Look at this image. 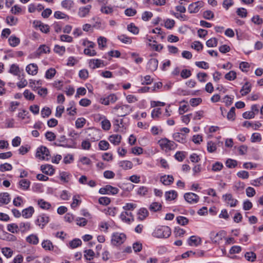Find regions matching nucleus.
Masks as SVG:
<instances>
[{
    "label": "nucleus",
    "mask_w": 263,
    "mask_h": 263,
    "mask_svg": "<svg viewBox=\"0 0 263 263\" xmlns=\"http://www.w3.org/2000/svg\"><path fill=\"white\" fill-rule=\"evenodd\" d=\"M76 144L73 139H67L64 135L61 136L54 142L55 146L65 148H76Z\"/></svg>",
    "instance_id": "obj_1"
},
{
    "label": "nucleus",
    "mask_w": 263,
    "mask_h": 263,
    "mask_svg": "<svg viewBox=\"0 0 263 263\" xmlns=\"http://www.w3.org/2000/svg\"><path fill=\"white\" fill-rule=\"evenodd\" d=\"M113 110L118 117H125L129 115L132 111V107L127 104H123L121 103H118L114 108Z\"/></svg>",
    "instance_id": "obj_2"
},
{
    "label": "nucleus",
    "mask_w": 263,
    "mask_h": 263,
    "mask_svg": "<svg viewBox=\"0 0 263 263\" xmlns=\"http://www.w3.org/2000/svg\"><path fill=\"white\" fill-rule=\"evenodd\" d=\"M171 234V230L167 226H159L157 227L152 235L156 238H168Z\"/></svg>",
    "instance_id": "obj_3"
},
{
    "label": "nucleus",
    "mask_w": 263,
    "mask_h": 263,
    "mask_svg": "<svg viewBox=\"0 0 263 263\" xmlns=\"http://www.w3.org/2000/svg\"><path fill=\"white\" fill-rule=\"evenodd\" d=\"M158 143L161 149L167 151H171L175 149L177 145L173 141L164 138L158 141Z\"/></svg>",
    "instance_id": "obj_4"
},
{
    "label": "nucleus",
    "mask_w": 263,
    "mask_h": 263,
    "mask_svg": "<svg viewBox=\"0 0 263 263\" xmlns=\"http://www.w3.org/2000/svg\"><path fill=\"white\" fill-rule=\"evenodd\" d=\"M126 238V235L124 233H114L111 236V243L114 246L121 245L124 243Z\"/></svg>",
    "instance_id": "obj_5"
},
{
    "label": "nucleus",
    "mask_w": 263,
    "mask_h": 263,
    "mask_svg": "<svg viewBox=\"0 0 263 263\" xmlns=\"http://www.w3.org/2000/svg\"><path fill=\"white\" fill-rule=\"evenodd\" d=\"M49 149L44 146H41L37 148L36 157L42 160H48L50 158Z\"/></svg>",
    "instance_id": "obj_6"
},
{
    "label": "nucleus",
    "mask_w": 263,
    "mask_h": 263,
    "mask_svg": "<svg viewBox=\"0 0 263 263\" xmlns=\"http://www.w3.org/2000/svg\"><path fill=\"white\" fill-rule=\"evenodd\" d=\"M226 235V233L224 231L222 230L218 232L212 231L210 234V238L213 243L219 244Z\"/></svg>",
    "instance_id": "obj_7"
},
{
    "label": "nucleus",
    "mask_w": 263,
    "mask_h": 263,
    "mask_svg": "<svg viewBox=\"0 0 263 263\" xmlns=\"http://www.w3.org/2000/svg\"><path fill=\"white\" fill-rule=\"evenodd\" d=\"M119 192V190L110 185H106L100 189L99 193L101 194H108L115 195L117 194Z\"/></svg>",
    "instance_id": "obj_8"
},
{
    "label": "nucleus",
    "mask_w": 263,
    "mask_h": 263,
    "mask_svg": "<svg viewBox=\"0 0 263 263\" xmlns=\"http://www.w3.org/2000/svg\"><path fill=\"white\" fill-rule=\"evenodd\" d=\"M49 221V217L46 214H42L37 216L35 223L36 225L41 227V229H43Z\"/></svg>",
    "instance_id": "obj_9"
},
{
    "label": "nucleus",
    "mask_w": 263,
    "mask_h": 263,
    "mask_svg": "<svg viewBox=\"0 0 263 263\" xmlns=\"http://www.w3.org/2000/svg\"><path fill=\"white\" fill-rule=\"evenodd\" d=\"M184 198L190 204L197 203L199 200V197L197 194L192 192L185 193Z\"/></svg>",
    "instance_id": "obj_10"
},
{
    "label": "nucleus",
    "mask_w": 263,
    "mask_h": 263,
    "mask_svg": "<svg viewBox=\"0 0 263 263\" xmlns=\"http://www.w3.org/2000/svg\"><path fill=\"white\" fill-rule=\"evenodd\" d=\"M118 100V97L115 93H110L107 96H105L100 99L101 104L108 105L110 103H114Z\"/></svg>",
    "instance_id": "obj_11"
},
{
    "label": "nucleus",
    "mask_w": 263,
    "mask_h": 263,
    "mask_svg": "<svg viewBox=\"0 0 263 263\" xmlns=\"http://www.w3.org/2000/svg\"><path fill=\"white\" fill-rule=\"evenodd\" d=\"M91 5H87L86 6L81 7L79 8L78 14L80 17H85L87 16L91 9Z\"/></svg>",
    "instance_id": "obj_12"
},
{
    "label": "nucleus",
    "mask_w": 263,
    "mask_h": 263,
    "mask_svg": "<svg viewBox=\"0 0 263 263\" xmlns=\"http://www.w3.org/2000/svg\"><path fill=\"white\" fill-rule=\"evenodd\" d=\"M222 198L227 202L231 207H234L237 205V200L234 199L232 194H227L222 196Z\"/></svg>",
    "instance_id": "obj_13"
},
{
    "label": "nucleus",
    "mask_w": 263,
    "mask_h": 263,
    "mask_svg": "<svg viewBox=\"0 0 263 263\" xmlns=\"http://www.w3.org/2000/svg\"><path fill=\"white\" fill-rule=\"evenodd\" d=\"M158 65V61L155 58L151 59L147 64V68L151 71H154L157 70Z\"/></svg>",
    "instance_id": "obj_14"
},
{
    "label": "nucleus",
    "mask_w": 263,
    "mask_h": 263,
    "mask_svg": "<svg viewBox=\"0 0 263 263\" xmlns=\"http://www.w3.org/2000/svg\"><path fill=\"white\" fill-rule=\"evenodd\" d=\"M33 24L35 27H38L42 32L47 33L49 31V26L48 25L44 24L41 21H35Z\"/></svg>",
    "instance_id": "obj_15"
},
{
    "label": "nucleus",
    "mask_w": 263,
    "mask_h": 263,
    "mask_svg": "<svg viewBox=\"0 0 263 263\" xmlns=\"http://www.w3.org/2000/svg\"><path fill=\"white\" fill-rule=\"evenodd\" d=\"M42 172L47 175L52 176L54 173L53 166L50 164L42 165L41 166Z\"/></svg>",
    "instance_id": "obj_16"
},
{
    "label": "nucleus",
    "mask_w": 263,
    "mask_h": 263,
    "mask_svg": "<svg viewBox=\"0 0 263 263\" xmlns=\"http://www.w3.org/2000/svg\"><path fill=\"white\" fill-rule=\"evenodd\" d=\"M98 140V138L95 137H91L90 139V141L88 139L84 140L82 142L81 147L83 149L89 150L91 147L90 141L95 142Z\"/></svg>",
    "instance_id": "obj_17"
},
{
    "label": "nucleus",
    "mask_w": 263,
    "mask_h": 263,
    "mask_svg": "<svg viewBox=\"0 0 263 263\" xmlns=\"http://www.w3.org/2000/svg\"><path fill=\"white\" fill-rule=\"evenodd\" d=\"M34 212V210L33 206H30L27 208L23 210L22 212V215L25 218H29L32 217Z\"/></svg>",
    "instance_id": "obj_18"
},
{
    "label": "nucleus",
    "mask_w": 263,
    "mask_h": 263,
    "mask_svg": "<svg viewBox=\"0 0 263 263\" xmlns=\"http://www.w3.org/2000/svg\"><path fill=\"white\" fill-rule=\"evenodd\" d=\"M174 179L172 175H164L160 178V181L165 185H169L173 183Z\"/></svg>",
    "instance_id": "obj_19"
},
{
    "label": "nucleus",
    "mask_w": 263,
    "mask_h": 263,
    "mask_svg": "<svg viewBox=\"0 0 263 263\" xmlns=\"http://www.w3.org/2000/svg\"><path fill=\"white\" fill-rule=\"evenodd\" d=\"M38 67L36 64L32 63L27 66L26 68V71L29 74L35 75L37 72Z\"/></svg>",
    "instance_id": "obj_20"
},
{
    "label": "nucleus",
    "mask_w": 263,
    "mask_h": 263,
    "mask_svg": "<svg viewBox=\"0 0 263 263\" xmlns=\"http://www.w3.org/2000/svg\"><path fill=\"white\" fill-rule=\"evenodd\" d=\"M165 198L167 201H172L175 199L178 196V193L175 190H171L165 193Z\"/></svg>",
    "instance_id": "obj_21"
},
{
    "label": "nucleus",
    "mask_w": 263,
    "mask_h": 263,
    "mask_svg": "<svg viewBox=\"0 0 263 263\" xmlns=\"http://www.w3.org/2000/svg\"><path fill=\"white\" fill-rule=\"evenodd\" d=\"M11 200L10 194L8 193L4 192L0 193V203L7 204Z\"/></svg>",
    "instance_id": "obj_22"
},
{
    "label": "nucleus",
    "mask_w": 263,
    "mask_h": 263,
    "mask_svg": "<svg viewBox=\"0 0 263 263\" xmlns=\"http://www.w3.org/2000/svg\"><path fill=\"white\" fill-rule=\"evenodd\" d=\"M26 241L31 245H36L39 242V239L36 234H32L26 238Z\"/></svg>",
    "instance_id": "obj_23"
},
{
    "label": "nucleus",
    "mask_w": 263,
    "mask_h": 263,
    "mask_svg": "<svg viewBox=\"0 0 263 263\" xmlns=\"http://www.w3.org/2000/svg\"><path fill=\"white\" fill-rule=\"evenodd\" d=\"M41 245L42 248L46 251H53L54 248L52 242L48 239L44 240Z\"/></svg>",
    "instance_id": "obj_24"
},
{
    "label": "nucleus",
    "mask_w": 263,
    "mask_h": 263,
    "mask_svg": "<svg viewBox=\"0 0 263 263\" xmlns=\"http://www.w3.org/2000/svg\"><path fill=\"white\" fill-rule=\"evenodd\" d=\"M8 42L11 47H15L20 43V39L14 35H11L8 39Z\"/></svg>",
    "instance_id": "obj_25"
},
{
    "label": "nucleus",
    "mask_w": 263,
    "mask_h": 263,
    "mask_svg": "<svg viewBox=\"0 0 263 263\" xmlns=\"http://www.w3.org/2000/svg\"><path fill=\"white\" fill-rule=\"evenodd\" d=\"M122 137L119 135H112L108 138V140L115 145H119L121 142Z\"/></svg>",
    "instance_id": "obj_26"
},
{
    "label": "nucleus",
    "mask_w": 263,
    "mask_h": 263,
    "mask_svg": "<svg viewBox=\"0 0 263 263\" xmlns=\"http://www.w3.org/2000/svg\"><path fill=\"white\" fill-rule=\"evenodd\" d=\"M118 164L120 167L125 170L131 169L133 166V163L128 160L120 161L119 162Z\"/></svg>",
    "instance_id": "obj_27"
},
{
    "label": "nucleus",
    "mask_w": 263,
    "mask_h": 263,
    "mask_svg": "<svg viewBox=\"0 0 263 263\" xmlns=\"http://www.w3.org/2000/svg\"><path fill=\"white\" fill-rule=\"evenodd\" d=\"M251 85L249 82H247L242 87L240 92L242 96H246L251 90Z\"/></svg>",
    "instance_id": "obj_28"
},
{
    "label": "nucleus",
    "mask_w": 263,
    "mask_h": 263,
    "mask_svg": "<svg viewBox=\"0 0 263 263\" xmlns=\"http://www.w3.org/2000/svg\"><path fill=\"white\" fill-rule=\"evenodd\" d=\"M200 241V238L196 236H192L187 239V243L190 246H198Z\"/></svg>",
    "instance_id": "obj_29"
},
{
    "label": "nucleus",
    "mask_w": 263,
    "mask_h": 263,
    "mask_svg": "<svg viewBox=\"0 0 263 263\" xmlns=\"http://www.w3.org/2000/svg\"><path fill=\"white\" fill-rule=\"evenodd\" d=\"M37 204L43 210H49L51 208V204L42 199L38 200Z\"/></svg>",
    "instance_id": "obj_30"
},
{
    "label": "nucleus",
    "mask_w": 263,
    "mask_h": 263,
    "mask_svg": "<svg viewBox=\"0 0 263 263\" xmlns=\"http://www.w3.org/2000/svg\"><path fill=\"white\" fill-rule=\"evenodd\" d=\"M173 139L180 143H183L185 142V135L180 133H175L173 135Z\"/></svg>",
    "instance_id": "obj_31"
},
{
    "label": "nucleus",
    "mask_w": 263,
    "mask_h": 263,
    "mask_svg": "<svg viewBox=\"0 0 263 263\" xmlns=\"http://www.w3.org/2000/svg\"><path fill=\"white\" fill-rule=\"evenodd\" d=\"M9 72L16 76H20V69L18 66L15 64H13L10 66Z\"/></svg>",
    "instance_id": "obj_32"
},
{
    "label": "nucleus",
    "mask_w": 263,
    "mask_h": 263,
    "mask_svg": "<svg viewBox=\"0 0 263 263\" xmlns=\"http://www.w3.org/2000/svg\"><path fill=\"white\" fill-rule=\"evenodd\" d=\"M30 181L27 179H22L19 181L18 185L21 189L26 191L29 189L30 185Z\"/></svg>",
    "instance_id": "obj_33"
},
{
    "label": "nucleus",
    "mask_w": 263,
    "mask_h": 263,
    "mask_svg": "<svg viewBox=\"0 0 263 263\" xmlns=\"http://www.w3.org/2000/svg\"><path fill=\"white\" fill-rule=\"evenodd\" d=\"M19 231L20 230L22 232L24 233L30 230L31 223L29 222H21L19 224Z\"/></svg>",
    "instance_id": "obj_34"
},
{
    "label": "nucleus",
    "mask_w": 263,
    "mask_h": 263,
    "mask_svg": "<svg viewBox=\"0 0 263 263\" xmlns=\"http://www.w3.org/2000/svg\"><path fill=\"white\" fill-rule=\"evenodd\" d=\"M103 64V61L100 59H91L90 60V66L93 69L100 67L101 65Z\"/></svg>",
    "instance_id": "obj_35"
},
{
    "label": "nucleus",
    "mask_w": 263,
    "mask_h": 263,
    "mask_svg": "<svg viewBox=\"0 0 263 263\" xmlns=\"http://www.w3.org/2000/svg\"><path fill=\"white\" fill-rule=\"evenodd\" d=\"M71 177L70 174L67 172H62L60 174V180L64 183H67Z\"/></svg>",
    "instance_id": "obj_36"
},
{
    "label": "nucleus",
    "mask_w": 263,
    "mask_h": 263,
    "mask_svg": "<svg viewBox=\"0 0 263 263\" xmlns=\"http://www.w3.org/2000/svg\"><path fill=\"white\" fill-rule=\"evenodd\" d=\"M73 5L74 2L72 0H64L61 2L62 7L67 10H70Z\"/></svg>",
    "instance_id": "obj_37"
},
{
    "label": "nucleus",
    "mask_w": 263,
    "mask_h": 263,
    "mask_svg": "<svg viewBox=\"0 0 263 263\" xmlns=\"http://www.w3.org/2000/svg\"><path fill=\"white\" fill-rule=\"evenodd\" d=\"M50 51V48L49 47L45 45H41L37 49L36 52L37 54L39 55H41L42 53H49Z\"/></svg>",
    "instance_id": "obj_38"
},
{
    "label": "nucleus",
    "mask_w": 263,
    "mask_h": 263,
    "mask_svg": "<svg viewBox=\"0 0 263 263\" xmlns=\"http://www.w3.org/2000/svg\"><path fill=\"white\" fill-rule=\"evenodd\" d=\"M118 39L123 43L130 44L132 42V38L125 34L118 35Z\"/></svg>",
    "instance_id": "obj_39"
},
{
    "label": "nucleus",
    "mask_w": 263,
    "mask_h": 263,
    "mask_svg": "<svg viewBox=\"0 0 263 263\" xmlns=\"http://www.w3.org/2000/svg\"><path fill=\"white\" fill-rule=\"evenodd\" d=\"M186 152L183 151H178L175 154V158L179 162H182L185 158Z\"/></svg>",
    "instance_id": "obj_40"
},
{
    "label": "nucleus",
    "mask_w": 263,
    "mask_h": 263,
    "mask_svg": "<svg viewBox=\"0 0 263 263\" xmlns=\"http://www.w3.org/2000/svg\"><path fill=\"white\" fill-rule=\"evenodd\" d=\"M127 29L134 34H137L139 31V28L132 23L127 25Z\"/></svg>",
    "instance_id": "obj_41"
},
{
    "label": "nucleus",
    "mask_w": 263,
    "mask_h": 263,
    "mask_svg": "<svg viewBox=\"0 0 263 263\" xmlns=\"http://www.w3.org/2000/svg\"><path fill=\"white\" fill-rule=\"evenodd\" d=\"M7 230L12 233H17L19 231L18 226L16 223H10L7 225Z\"/></svg>",
    "instance_id": "obj_42"
},
{
    "label": "nucleus",
    "mask_w": 263,
    "mask_h": 263,
    "mask_svg": "<svg viewBox=\"0 0 263 263\" xmlns=\"http://www.w3.org/2000/svg\"><path fill=\"white\" fill-rule=\"evenodd\" d=\"M118 211V209L116 207H109L107 209H105L104 212L106 215L111 216H115Z\"/></svg>",
    "instance_id": "obj_43"
},
{
    "label": "nucleus",
    "mask_w": 263,
    "mask_h": 263,
    "mask_svg": "<svg viewBox=\"0 0 263 263\" xmlns=\"http://www.w3.org/2000/svg\"><path fill=\"white\" fill-rule=\"evenodd\" d=\"M236 72L231 70L225 74L224 78L229 81H233L236 78Z\"/></svg>",
    "instance_id": "obj_44"
},
{
    "label": "nucleus",
    "mask_w": 263,
    "mask_h": 263,
    "mask_svg": "<svg viewBox=\"0 0 263 263\" xmlns=\"http://www.w3.org/2000/svg\"><path fill=\"white\" fill-rule=\"evenodd\" d=\"M54 51L59 54L60 55H63L65 52V47L64 46H61L58 45H55L53 49Z\"/></svg>",
    "instance_id": "obj_45"
},
{
    "label": "nucleus",
    "mask_w": 263,
    "mask_h": 263,
    "mask_svg": "<svg viewBox=\"0 0 263 263\" xmlns=\"http://www.w3.org/2000/svg\"><path fill=\"white\" fill-rule=\"evenodd\" d=\"M148 192V188L145 186H140L137 191V194L140 196H145Z\"/></svg>",
    "instance_id": "obj_46"
},
{
    "label": "nucleus",
    "mask_w": 263,
    "mask_h": 263,
    "mask_svg": "<svg viewBox=\"0 0 263 263\" xmlns=\"http://www.w3.org/2000/svg\"><path fill=\"white\" fill-rule=\"evenodd\" d=\"M82 244L81 239L79 238H75L69 242V246L72 249L76 248Z\"/></svg>",
    "instance_id": "obj_47"
},
{
    "label": "nucleus",
    "mask_w": 263,
    "mask_h": 263,
    "mask_svg": "<svg viewBox=\"0 0 263 263\" xmlns=\"http://www.w3.org/2000/svg\"><path fill=\"white\" fill-rule=\"evenodd\" d=\"M99 147L100 150L106 151L109 148V144L105 140H101L99 143Z\"/></svg>",
    "instance_id": "obj_48"
},
{
    "label": "nucleus",
    "mask_w": 263,
    "mask_h": 263,
    "mask_svg": "<svg viewBox=\"0 0 263 263\" xmlns=\"http://www.w3.org/2000/svg\"><path fill=\"white\" fill-rule=\"evenodd\" d=\"M261 135L258 133H253L251 137V141L252 143L259 142L261 141Z\"/></svg>",
    "instance_id": "obj_49"
},
{
    "label": "nucleus",
    "mask_w": 263,
    "mask_h": 263,
    "mask_svg": "<svg viewBox=\"0 0 263 263\" xmlns=\"http://www.w3.org/2000/svg\"><path fill=\"white\" fill-rule=\"evenodd\" d=\"M56 70L54 68H49L45 73V78L47 79H52L55 74Z\"/></svg>",
    "instance_id": "obj_50"
},
{
    "label": "nucleus",
    "mask_w": 263,
    "mask_h": 263,
    "mask_svg": "<svg viewBox=\"0 0 263 263\" xmlns=\"http://www.w3.org/2000/svg\"><path fill=\"white\" fill-rule=\"evenodd\" d=\"M217 44L218 40L215 37L211 38L206 42V45L208 47H215L217 46Z\"/></svg>",
    "instance_id": "obj_51"
},
{
    "label": "nucleus",
    "mask_w": 263,
    "mask_h": 263,
    "mask_svg": "<svg viewBox=\"0 0 263 263\" xmlns=\"http://www.w3.org/2000/svg\"><path fill=\"white\" fill-rule=\"evenodd\" d=\"M161 204L158 202H153L149 206V210L153 212H157L161 210Z\"/></svg>",
    "instance_id": "obj_52"
},
{
    "label": "nucleus",
    "mask_w": 263,
    "mask_h": 263,
    "mask_svg": "<svg viewBox=\"0 0 263 263\" xmlns=\"http://www.w3.org/2000/svg\"><path fill=\"white\" fill-rule=\"evenodd\" d=\"M236 14L242 18H245L247 16V10L244 8H239L236 10Z\"/></svg>",
    "instance_id": "obj_53"
},
{
    "label": "nucleus",
    "mask_w": 263,
    "mask_h": 263,
    "mask_svg": "<svg viewBox=\"0 0 263 263\" xmlns=\"http://www.w3.org/2000/svg\"><path fill=\"white\" fill-rule=\"evenodd\" d=\"M6 22L10 26H14L16 24L17 18L13 16H8L6 17Z\"/></svg>",
    "instance_id": "obj_54"
},
{
    "label": "nucleus",
    "mask_w": 263,
    "mask_h": 263,
    "mask_svg": "<svg viewBox=\"0 0 263 263\" xmlns=\"http://www.w3.org/2000/svg\"><path fill=\"white\" fill-rule=\"evenodd\" d=\"M138 214L139 215V219L140 220H143L146 216H148V212L146 209L141 208L139 210Z\"/></svg>",
    "instance_id": "obj_55"
},
{
    "label": "nucleus",
    "mask_w": 263,
    "mask_h": 263,
    "mask_svg": "<svg viewBox=\"0 0 263 263\" xmlns=\"http://www.w3.org/2000/svg\"><path fill=\"white\" fill-rule=\"evenodd\" d=\"M251 184L255 186H259L263 185V175L256 179L252 180Z\"/></svg>",
    "instance_id": "obj_56"
},
{
    "label": "nucleus",
    "mask_w": 263,
    "mask_h": 263,
    "mask_svg": "<svg viewBox=\"0 0 263 263\" xmlns=\"http://www.w3.org/2000/svg\"><path fill=\"white\" fill-rule=\"evenodd\" d=\"M107 40L105 37L100 36L98 39V44L100 49H102L106 46Z\"/></svg>",
    "instance_id": "obj_57"
},
{
    "label": "nucleus",
    "mask_w": 263,
    "mask_h": 263,
    "mask_svg": "<svg viewBox=\"0 0 263 263\" xmlns=\"http://www.w3.org/2000/svg\"><path fill=\"white\" fill-rule=\"evenodd\" d=\"M175 24L174 20L167 18L164 22V27L167 29H171L174 27Z\"/></svg>",
    "instance_id": "obj_58"
},
{
    "label": "nucleus",
    "mask_w": 263,
    "mask_h": 263,
    "mask_svg": "<svg viewBox=\"0 0 263 263\" xmlns=\"http://www.w3.org/2000/svg\"><path fill=\"white\" fill-rule=\"evenodd\" d=\"M131 57L134 60L136 63L139 64L143 62V59L139 57V54L136 52L130 53Z\"/></svg>",
    "instance_id": "obj_59"
},
{
    "label": "nucleus",
    "mask_w": 263,
    "mask_h": 263,
    "mask_svg": "<svg viewBox=\"0 0 263 263\" xmlns=\"http://www.w3.org/2000/svg\"><path fill=\"white\" fill-rule=\"evenodd\" d=\"M245 257L247 260L253 262L255 260L256 255L254 252H247L245 255Z\"/></svg>",
    "instance_id": "obj_60"
},
{
    "label": "nucleus",
    "mask_w": 263,
    "mask_h": 263,
    "mask_svg": "<svg viewBox=\"0 0 263 263\" xmlns=\"http://www.w3.org/2000/svg\"><path fill=\"white\" fill-rule=\"evenodd\" d=\"M153 16L152 12L150 11H144L142 14V20L145 22L148 21Z\"/></svg>",
    "instance_id": "obj_61"
},
{
    "label": "nucleus",
    "mask_w": 263,
    "mask_h": 263,
    "mask_svg": "<svg viewBox=\"0 0 263 263\" xmlns=\"http://www.w3.org/2000/svg\"><path fill=\"white\" fill-rule=\"evenodd\" d=\"M12 169V166L11 164L5 163L0 165V172H4L5 171H11Z\"/></svg>",
    "instance_id": "obj_62"
},
{
    "label": "nucleus",
    "mask_w": 263,
    "mask_h": 263,
    "mask_svg": "<svg viewBox=\"0 0 263 263\" xmlns=\"http://www.w3.org/2000/svg\"><path fill=\"white\" fill-rule=\"evenodd\" d=\"M98 202L100 204L103 205H108L110 202V199L107 197H101L98 200Z\"/></svg>",
    "instance_id": "obj_63"
},
{
    "label": "nucleus",
    "mask_w": 263,
    "mask_h": 263,
    "mask_svg": "<svg viewBox=\"0 0 263 263\" xmlns=\"http://www.w3.org/2000/svg\"><path fill=\"white\" fill-rule=\"evenodd\" d=\"M84 253L85 257L86 259L89 260L92 259L93 256H95L94 252L91 249L85 250Z\"/></svg>",
    "instance_id": "obj_64"
}]
</instances>
